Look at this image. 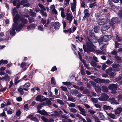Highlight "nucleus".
<instances>
[{"label": "nucleus", "mask_w": 122, "mask_h": 122, "mask_svg": "<svg viewBox=\"0 0 122 122\" xmlns=\"http://www.w3.org/2000/svg\"><path fill=\"white\" fill-rule=\"evenodd\" d=\"M12 14L14 16L15 15H16L14 18L13 21L14 23L13 24L12 27V29L10 31V35L12 36H13L15 33V30L17 31H20L22 28V27L24 26V25L23 24H18L17 22L18 21H20L19 16L18 14L17 11L15 8L12 9Z\"/></svg>", "instance_id": "obj_1"}, {"label": "nucleus", "mask_w": 122, "mask_h": 122, "mask_svg": "<svg viewBox=\"0 0 122 122\" xmlns=\"http://www.w3.org/2000/svg\"><path fill=\"white\" fill-rule=\"evenodd\" d=\"M88 40V42L86 43V46L84 45H83L84 50L86 52H93L94 51V49L93 48L94 46L92 43H94V42L92 41H90L89 40ZM94 43H96L95 42Z\"/></svg>", "instance_id": "obj_2"}, {"label": "nucleus", "mask_w": 122, "mask_h": 122, "mask_svg": "<svg viewBox=\"0 0 122 122\" xmlns=\"http://www.w3.org/2000/svg\"><path fill=\"white\" fill-rule=\"evenodd\" d=\"M111 38V36L108 35H106L104 36L103 37H102L101 39L99 40V42L100 44H101L103 43V42H101V40L102 41H107L109 40Z\"/></svg>", "instance_id": "obj_3"}, {"label": "nucleus", "mask_w": 122, "mask_h": 122, "mask_svg": "<svg viewBox=\"0 0 122 122\" xmlns=\"http://www.w3.org/2000/svg\"><path fill=\"white\" fill-rule=\"evenodd\" d=\"M117 87V86L115 84H110L108 86L109 89L112 90L111 93L114 94L116 93V91Z\"/></svg>", "instance_id": "obj_4"}, {"label": "nucleus", "mask_w": 122, "mask_h": 122, "mask_svg": "<svg viewBox=\"0 0 122 122\" xmlns=\"http://www.w3.org/2000/svg\"><path fill=\"white\" fill-rule=\"evenodd\" d=\"M108 98V97L107 94L103 93L101 97L98 98V99L100 101H103L107 100Z\"/></svg>", "instance_id": "obj_5"}, {"label": "nucleus", "mask_w": 122, "mask_h": 122, "mask_svg": "<svg viewBox=\"0 0 122 122\" xmlns=\"http://www.w3.org/2000/svg\"><path fill=\"white\" fill-rule=\"evenodd\" d=\"M77 107L80 112V114L83 115L84 116H86V111L84 108L81 107L79 105L77 106Z\"/></svg>", "instance_id": "obj_6"}, {"label": "nucleus", "mask_w": 122, "mask_h": 122, "mask_svg": "<svg viewBox=\"0 0 122 122\" xmlns=\"http://www.w3.org/2000/svg\"><path fill=\"white\" fill-rule=\"evenodd\" d=\"M108 101L111 104L113 105H117L119 104V102L116 101L114 97H112L109 98V99Z\"/></svg>", "instance_id": "obj_7"}, {"label": "nucleus", "mask_w": 122, "mask_h": 122, "mask_svg": "<svg viewBox=\"0 0 122 122\" xmlns=\"http://www.w3.org/2000/svg\"><path fill=\"white\" fill-rule=\"evenodd\" d=\"M109 22L108 20H107V22L106 23L104 24L102 27V30L103 31H106L110 27Z\"/></svg>", "instance_id": "obj_8"}, {"label": "nucleus", "mask_w": 122, "mask_h": 122, "mask_svg": "<svg viewBox=\"0 0 122 122\" xmlns=\"http://www.w3.org/2000/svg\"><path fill=\"white\" fill-rule=\"evenodd\" d=\"M79 58L80 59L81 61L83 63L84 65L85 66L87 69H90V68L86 64V61H84L83 59H82L81 58V56L80 54V52L79 51L78 52Z\"/></svg>", "instance_id": "obj_9"}, {"label": "nucleus", "mask_w": 122, "mask_h": 122, "mask_svg": "<svg viewBox=\"0 0 122 122\" xmlns=\"http://www.w3.org/2000/svg\"><path fill=\"white\" fill-rule=\"evenodd\" d=\"M77 97L79 98L80 100L82 102H85L86 101V96H84L81 94L78 95Z\"/></svg>", "instance_id": "obj_10"}, {"label": "nucleus", "mask_w": 122, "mask_h": 122, "mask_svg": "<svg viewBox=\"0 0 122 122\" xmlns=\"http://www.w3.org/2000/svg\"><path fill=\"white\" fill-rule=\"evenodd\" d=\"M107 22L106 19L104 18L100 19H98L97 21V23L99 25H102L104 24L105 23Z\"/></svg>", "instance_id": "obj_11"}, {"label": "nucleus", "mask_w": 122, "mask_h": 122, "mask_svg": "<svg viewBox=\"0 0 122 122\" xmlns=\"http://www.w3.org/2000/svg\"><path fill=\"white\" fill-rule=\"evenodd\" d=\"M73 3H71V8L72 12H74L75 10V9L76 7V0H73Z\"/></svg>", "instance_id": "obj_12"}, {"label": "nucleus", "mask_w": 122, "mask_h": 122, "mask_svg": "<svg viewBox=\"0 0 122 122\" xmlns=\"http://www.w3.org/2000/svg\"><path fill=\"white\" fill-rule=\"evenodd\" d=\"M73 16L70 13H67L66 14V20L69 21V22L70 23L72 20Z\"/></svg>", "instance_id": "obj_13"}, {"label": "nucleus", "mask_w": 122, "mask_h": 122, "mask_svg": "<svg viewBox=\"0 0 122 122\" xmlns=\"http://www.w3.org/2000/svg\"><path fill=\"white\" fill-rule=\"evenodd\" d=\"M41 119L44 122H52L54 121V120L52 118L47 119L45 117L42 116L41 117Z\"/></svg>", "instance_id": "obj_14"}, {"label": "nucleus", "mask_w": 122, "mask_h": 122, "mask_svg": "<svg viewBox=\"0 0 122 122\" xmlns=\"http://www.w3.org/2000/svg\"><path fill=\"white\" fill-rule=\"evenodd\" d=\"M0 80H5L6 81H9L10 80V77L8 75L6 74L5 76L2 78L0 77Z\"/></svg>", "instance_id": "obj_15"}, {"label": "nucleus", "mask_w": 122, "mask_h": 122, "mask_svg": "<svg viewBox=\"0 0 122 122\" xmlns=\"http://www.w3.org/2000/svg\"><path fill=\"white\" fill-rule=\"evenodd\" d=\"M37 112L38 113L43 115H48L47 112L44 110H43L42 111L39 110Z\"/></svg>", "instance_id": "obj_16"}, {"label": "nucleus", "mask_w": 122, "mask_h": 122, "mask_svg": "<svg viewBox=\"0 0 122 122\" xmlns=\"http://www.w3.org/2000/svg\"><path fill=\"white\" fill-rule=\"evenodd\" d=\"M114 112L115 114H119L122 112V108L121 107L118 108L115 110Z\"/></svg>", "instance_id": "obj_17"}, {"label": "nucleus", "mask_w": 122, "mask_h": 122, "mask_svg": "<svg viewBox=\"0 0 122 122\" xmlns=\"http://www.w3.org/2000/svg\"><path fill=\"white\" fill-rule=\"evenodd\" d=\"M60 26V24L58 22H56L54 24V27L56 30L59 29Z\"/></svg>", "instance_id": "obj_18"}, {"label": "nucleus", "mask_w": 122, "mask_h": 122, "mask_svg": "<svg viewBox=\"0 0 122 122\" xmlns=\"http://www.w3.org/2000/svg\"><path fill=\"white\" fill-rule=\"evenodd\" d=\"M103 109L104 110H110L112 109L113 108L111 106L106 105H104L103 107Z\"/></svg>", "instance_id": "obj_19"}, {"label": "nucleus", "mask_w": 122, "mask_h": 122, "mask_svg": "<svg viewBox=\"0 0 122 122\" xmlns=\"http://www.w3.org/2000/svg\"><path fill=\"white\" fill-rule=\"evenodd\" d=\"M36 100L37 101H40L41 102H43L45 100L42 99L41 95H40L37 96L36 98Z\"/></svg>", "instance_id": "obj_20"}, {"label": "nucleus", "mask_w": 122, "mask_h": 122, "mask_svg": "<svg viewBox=\"0 0 122 122\" xmlns=\"http://www.w3.org/2000/svg\"><path fill=\"white\" fill-rule=\"evenodd\" d=\"M112 22L113 24H115L118 22L119 21L118 18L117 17L112 18L111 19Z\"/></svg>", "instance_id": "obj_21"}, {"label": "nucleus", "mask_w": 122, "mask_h": 122, "mask_svg": "<svg viewBox=\"0 0 122 122\" xmlns=\"http://www.w3.org/2000/svg\"><path fill=\"white\" fill-rule=\"evenodd\" d=\"M71 92L72 95L76 96L78 93V92L77 90H72L71 91Z\"/></svg>", "instance_id": "obj_22"}, {"label": "nucleus", "mask_w": 122, "mask_h": 122, "mask_svg": "<svg viewBox=\"0 0 122 122\" xmlns=\"http://www.w3.org/2000/svg\"><path fill=\"white\" fill-rule=\"evenodd\" d=\"M98 118L100 120H102L104 118V116L102 113H99Z\"/></svg>", "instance_id": "obj_23"}, {"label": "nucleus", "mask_w": 122, "mask_h": 122, "mask_svg": "<svg viewBox=\"0 0 122 122\" xmlns=\"http://www.w3.org/2000/svg\"><path fill=\"white\" fill-rule=\"evenodd\" d=\"M35 25L33 24H31L27 26V28L29 30H30L35 28Z\"/></svg>", "instance_id": "obj_24"}, {"label": "nucleus", "mask_w": 122, "mask_h": 122, "mask_svg": "<svg viewBox=\"0 0 122 122\" xmlns=\"http://www.w3.org/2000/svg\"><path fill=\"white\" fill-rule=\"evenodd\" d=\"M107 115L109 116L111 118H113L114 119L115 118V116L114 114H112V113H107L106 112H105Z\"/></svg>", "instance_id": "obj_25"}, {"label": "nucleus", "mask_w": 122, "mask_h": 122, "mask_svg": "<svg viewBox=\"0 0 122 122\" xmlns=\"http://www.w3.org/2000/svg\"><path fill=\"white\" fill-rule=\"evenodd\" d=\"M5 69V67H2L0 68V75H2L5 74V73L4 72V71Z\"/></svg>", "instance_id": "obj_26"}, {"label": "nucleus", "mask_w": 122, "mask_h": 122, "mask_svg": "<svg viewBox=\"0 0 122 122\" xmlns=\"http://www.w3.org/2000/svg\"><path fill=\"white\" fill-rule=\"evenodd\" d=\"M17 4V0H14L13 2V5L16 6V7L17 8H18L20 6V5L19 4H17Z\"/></svg>", "instance_id": "obj_27"}, {"label": "nucleus", "mask_w": 122, "mask_h": 122, "mask_svg": "<svg viewBox=\"0 0 122 122\" xmlns=\"http://www.w3.org/2000/svg\"><path fill=\"white\" fill-rule=\"evenodd\" d=\"M95 88V90L97 92H100L101 91V89L100 87L98 86H96Z\"/></svg>", "instance_id": "obj_28"}, {"label": "nucleus", "mask_w": 122, "mask_h": 122, "mask_svg": "<svg viewBox=\"0 0 122 122\" xmlns=\"http://www.w3.org/2000/svg\"><path fill=\"white\" fill-rule=\"evenodd\" d=\"M102 79L99 78H97L94 80V81L98 83H102Z\"/></svg>", "instance_id": "obj_29"}, {"label": "nucleus", "mask_w": 122, "mask_h": 122, "mask_svg": "<svg viewBox=\"0 0 122 122\" xmlns=\"http://www.w3.org/2000/svg\"><path fill=\"white\" fill-rule=\"evenodd\" d=\"M110 81L108 80L102 79V83H109Z\"/></svg>", "instance_id": "obj_30"}, {"label": "nucleus", "mask_w": 122, "mask_h": 122, "mask_svg": "<svg viewBox=\"0 0 122 122\" xmlns=\"http://www.w3.org/2000/svg\"><path fill=\"white\" fill-rule=\"evenodd\" d=\"M8 61L7 60L4 61L2 59L0 61V65L1 64H5L7 63Z\"/></svg>", "instance_id": "obj_31"}, {"label": "nucleus", "mask_w": 122, "mask_h": 122, "mask_svg": "<svg viewBox=\"0 0 122 122\" xmlns=\"http://www.w3.org/2000/svg\"><path fill=\"white\" fill-rule=\"evenodd\" d=\"M112 71V69L111 68H110L106 70V73L107 74L109 75Z\"/></svg>", "instance_id": "obj_32"}, {"label": "nucleus", "mask_w": 122, "mask_h": 122, "mask_svg": "<svg viewBox=\"0 0 122 122\" xmlns=\"http://www.w3.org/2000/svg\"><path fill=\"white\" fill-rule=\"evenodd\" d=\"M102 90L104 92H107L108 89L107 87L106 86H103L102 87Z\"/></svg>", "instance_id": "obj_33"}, {"label": "nucleus", "mask_w": 122, "mask_h": 122, "mask_svg": "<svg viewBox=\"0 0 122 122\" xmlns=\"http://www.w3.org/2000/svg\"><path fill=\"white\" fill-rule=\"evenodd\" d=\"M31 16L33 17H35L36 15L35 13L33 12L32 11V10L31 9L30 10V12H29Z\"/></svg>", "instance_id": "obj_34"}, {"label": "nucleus", "mask_w": 122, "mask_h": 122, "mask_svg": "<svg viewBox=\"0 0 122 122\" xmlns=\"http://www.w3.org/2000/svg\"><path fill=\"white\" fill-rule=\"evenodd\" d=\"M20 19L21 22L24 24H26L27 22V20L24 18Z\"/></svg>", "instance_id": "obj_35"}, {"label": "nucleus", "mask_w": 122, "mask_h": 122, "mask_svg": "<svg viewBox=\"0 0 122 122\" xmlns=\"http://www.w3.org/2000/svg\"><path fill=\"white\" fill-rule=\"evenodd\" d=\"M117 99L118 102H120L122 101V95H119L117 97Z\"/></svg>", "instance_id": "obj_36"}, {"label": "nucleus", "mask_w": 122, "mask_h": 122, "mask_svg": "<svg viewBox=\"0 0 122 122\" xmlns=\"http://www.w3.org/2000/svg\"><path fill=\"white\" fill-rule=\"evenodd\" d=\"M18 91L21 94L23 95V94L24 92L23 89L21 86H20V87L18 88Z\"/></svg>", "instance_id": "obj_37"}, {"label": "nucleus", "mask_w": 122, "mask_h": 122, "mask_svg": "<svg viewBox=\"0 0 122 122\" xmlns=\"http://www.w3.org/2000/svg\"><path fill=\"white\" fill-rule=\"evenodd\" d=\"M96 52L98 54H100L101 55H103L105 54V52L99 50H97L96 51Z\"/></svg>", "instance_id": "obj_38"}, {"label": "nucleus", "mask_w": 122, "mask_h": 122, "mask_svg": "<svg viewBox=\"0 0 122 122\" xmlns=\"http://www.w3.org/2000/svg\"><path fill=\"white\" fill-rule=\"evenodd\" d=\"M71 28L69 29L66 30H64L63 31V32L65 33H71Z\"/></svg>", "instance_id": "obj_39"}, {"label": "nucleus", "mask_w": 122, "mask_h": 122, "mask_svg": "<svg viewBox=\"0 0 122 122\" xmlns=\"http://www.w3.org/2000/svg\"><path fill=\"white\" fill-rule=\"evenodd\" d=\"M40 13L41 15L43 16H44L45 17H46L47 16L46 13V12H44L43 10H41L40 11Z\"/></svg>", "instance_id": "obj_40"}, {"label": "nucleus", "mask_w": 122, "mask_h": 122, "mask_svg": "<svg viewBox=\"0 0 122 122\" xmlns=\"http://www.w3.org/2000/svg\"><path fill=\"white\" fill-rule=\"evenodd\" d=\"M57 103L61 105H64V103L61 100L59 99H57L56 100Z\"/></svg>", "instance_id": "obj_41"}, {"label": "nucleus", "mask_w": 122, "mask_h": 122, "mask_svg": "<svg viewBox=\"0 0 122 122\" xmlns=\"http://www.w3.org/2000/svg\"><path fill=\"white\" fill-rule=\"evenodd\" d=\"M38 5L42 9L41 10H46V9L44 7V6L40 4H38Z\"/></svg>", "instance_id": "obj_42"}, {"label": "nucleus", "mask_w": 122, "mask_h": 122, "mask_svg": "<svg viewBox=\"0 0 122 122\" xmlns=\"http://www.w3.org/2000/svg\"><path fill=\"white\" fill-rule=\"evenodd\" d=\"M90 64L91 66L94 67H96L97 65L96 62L93 61H91L90 63Z\"/></svg>", "instance_id": "obj_43"}, {"label": "nucleus", "mask_w": 122, "mask_h": 122, "mask_svg": "<svg viewBox=\"0 0 122 122\" xmlns=\"http://www.w3.org/2000/svg\"><path fill=\"white\" fill-rule=\"evenodd\" d=\"M96 2H94L93 3H92L89 4V7L90 8H92L93 7L97 6V4H96Z\"/></svg>", "instance_id": "obj_44"}, {"label": "nucleus", "mask_w": 122, "mask_h": 122, "mask_svg": "<svg viewBox=\"0 0 122 122\" xmlns=\"http://www.w3.org/2000/svg\"><path fill=\"white\" fill-rule=\"evenodd\" d=\"M99 29V28L97 26H95L94 29V31L96 33H97Z\"/></svg>", "instance_id": "obj_45"}, {"label": "nucleus", "mask_w": 122, "mask_h": 122, "mask_svg": "<svg viewBox=\"0 0 122 122\" xmlns=\"http://www.w3.org/2000/svg\"><path fill=\"white\" fill-rule=\"evenodd\" d=\"M51 83L52 84H53L54 85L56 84V83L55 82V78L54 77H52L51 78Z\"/></svg>", "instance_id": "obj_46"}, {"label": "nucleus", "mask_w": 122, "mask_h": 122, "mask_svg": "<svg viewBox=\"0 0 122 122\" xmlns=\"http://www.w3.org/2000/svg\"><path fill=\"white\" fill-rule=\"evenodd\" d=\"M29 109V107L27 104H25L24 106V110L27 111Z\"/></svg>", "instance_id": "obj_47"}, {"label": "nucleus", "mask_w": 122, "mask_h": 122, "mask_svg": "<svg viewBox=\"0 0 122 122\" xmlns=\"http://www.w3.org/2000/svg\"><path fill=\"white\" fill-rule=\"evenodd\" d=\"M28 1V0H22L20 3L21 5H24L25 3H27Z\"/></svg>", "instance_id": "obj_48"}, {"label": "nucleus", "mask_w": 122, "mask_h": 122, "mask_svg": "<svg viewBox=\"0 0 122 122\" xmlns=\"http://www.w3.org/2000/svg\"><path fill=\"white\" fill-rule=\"evenodd\" d=\"M118 14L121 18L122 19V10H121L119 11Z\"/></svg>", "instance_id": "obj_49"}, {"label": "nucleus", "mask_w": 122, "mask_h": 122, "mask_svg": "<svg viewBox=\"0 0 122 122\" xmlns=\"http://www.w3.org/2000/svg\"><path fill=\"white\" fill-rule=\"evenodd\" d=\"M55 6L54 5H51L50 6V10H51V11L52 10L55 9Z\"/></svg>", "instance_id": "obj_50"}, {"label": "nucleus", "mask_w": 122, "mask_h": 122, "mask_svg": "<svg viewBox=\"0 0 122 122\" xmlns=\"http://www.w3.org/2000/svg\"><path fill=\"white\" fill-rule=\"evenodd\" d=\"M29 22L30 23H32L35 20L34 18L32 17H30L29 18Z\"/></svg>", "instance_id": "obj_51"}, {"label": "nucleus", "mask_w": 122, "mask_h": 122, "mask_svg": "<svg viewBox=\"0 0 122 122\" xmlns=\"http://www.w3.org/2000/svg\"><path fill=\"white\" fill-rule=\"evenodd\" d=\"M70 112L73 113H76L77 112V110L74 108H71L70 109Z\"/></svg>", "instance_id": "obj_52"}, {"label": "nucleus", "mask_w": 122, "mask_h": 122, "mask_svg": "<svg viewBox=\"0 0 122 122\" xmlns=\"http://www.w3.org/2000/svg\"><path fill=\"white\" fill-rule=\"evenodd\" d=\"M30 83L28 82H27L24 85L23 87L27 88L28 87L30 86Z\"/></svg>", "instance_id": "obj_53"}, {"label": "nucleus", "mask_w": 122, "mask_h": 122, "mask_svg": "<svg viewBox=\"0 0 122 122\" xmlns=\"http://www.w3.org/2000/svg\"><path fill=\"white\" fill-rule=\"evenodd\" d=\"M67 104L70 107H74L75 106V104L74 103H71L70 104L67 103Z\"/></svg>", "instance_id": "obj_54"}, {"label": "nucleus", "mask_w": 122, "mask_h": 122, "mask_svg": "<svg viewBox=\"0 0 122 122\" xmlns=\"http://www.w3.org/2000/svg\"><path fill=\"white\" fill-rule=\"evenodd\" d=\"M91 99L92 101L93 102L96 103L97 102V100L96 99L93 97L91 98Z\"/></svg>", "instance_id": "obj_55"}, {"label": "nucleus", "mask_w": 122, "mask_h": 122, "mask_svg": "<svg viewBox=\"0 0 122 122\" xmlns=\"http://www.w3.org/2000/svg\"><path fill=\"white\" fill-rule=\"evenodd\" d=\"M62 83L64 85L67 86L71 84V83L69 82H63Z\"/></svg>", "instance_id": "obj_56"}, {"label": "nucleus", "mask_w": 122, "mask_h": 122, "mask_svg": "<svg viewBox=\"0 0 122 122\" xmlns=\"http://www.w3.org/2000/svg\"><path fill=\"white\" fill-rule=\"evenodd\" d=\"M116 40L118 42H120L121 41V42H122V40H121V39L117 35H116Z\"/></svg>", "instance_id": "obj_57"}, {"label": "nucleus", "mask_w": 122, "mask_h": 122, "mask_svg": "<svg viewBox=\"0 0 122 122\" xmlns=\"http://www.w3.org/2000/svg\"><path fill=\"white\" fill-rule=\"evenodd\" d=\"M88 112L92 114H94L96 112L95 111L91 109H90L88 110Z\"/></svg>", "instance_id": "obj_58"}, {"label": "nucleus", "mask_w": 122, "mask_h": 122, "mask_svg": "<svg viewBox=\"0 0 122 122\" xmlns=\"http://www.w3.org/2000/svg\"><path fill=\"white\" fill-rule=\"evenodd\" d=\"M112 66L114 68H118L120 67L119 65L118 64H113L112 65Z\"/></svg>", "instance_id": "obj_59"}, {"label": "nucleus", "mask_w": 122, "mask_h": 122, "mask_svg": "<svg viewBox=\"0 0 122 122\" xmlns=\"http://www.w3.org/2000/svg\"><path fill=\"white\" fill-rule=\"evenodd\" d=\"M90 94H91L89 96L90 97H92V96L94 97L96 95V94L95 93L92 92H91Z\"/></svg>", "instance_id": "obj_60"}, {"label": "nucleus", "mask_w": 122, "mask_h": 122, "mask_svg": "<svg viewBox=\"0 0 122 122\" xmlns=\"http://www.w3.org/2000/svg\"><path fill=\"white\" fill-rule=\"evenodd\" d=\"M31 120H32L36 121L37 122H38V120L35 117H33V116L31 118Z\"/></svg>", "instance_id": "obj_61"}, {"label": "nucleus", "mask_w": 122, "mask_h": 122, "mask_svg": "<svg viewBox=\"0 0 122 122\" xmlns=\"http://www.w3.org/2000/svg\"><path fill=\"white\" fill-rule=\"evenodd\" d=\"M57 69L56 66H54L52 67L51 70V71H55L57 70Z\"/></svg>", "instance_id": "obj_62"}, {"label": "nucleus", "mask_w": 122, "mask_h": 122, "mask_svg": "<svg viewBox=\"0 0 122 122\" xmlns=\"http://www.w3.org/2000/svg\"><path fill=\"white\" fill-rule=\"evenodd\" d=\"M51 12L53 14H54L55 15H56L58 13L56 9L51 11Z\"/></svg>", "instance_id": "obj_63"}, {"label": "nucleus", "mask_w": 122, "mask_h": 122, "mask_svg": "<svg viewBox=\"0 0 122 122\" xmlns=\"http://www.w3.org/2000/svg\"><path fill=\"white\" fill-rule=\"evenodd\" d=\"M38 30L43 31V28L41 26H39L38 27Z\"/></svg>", "instance_id": "obj_64"}]
</instances>
